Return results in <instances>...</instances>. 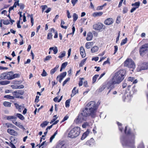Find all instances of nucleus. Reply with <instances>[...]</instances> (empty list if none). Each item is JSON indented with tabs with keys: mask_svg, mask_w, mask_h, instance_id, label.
Returning a JSON list of instances; mask_svg holds the SVG:
<instances>
[{
	"mask_svg": "<svg viewBox=\"0 0 148 148\" xmlns=\"http://www.w3.org/2000/svg\"><path fill=\"white\" fill-rule=\"evenodd\" d=\"M89 108H86L83 112L79 114L75 121L76 123H79L82 121H86V117L90 116L94 118L95 115V112L97 108L96 103L94 101H91L87 105Z\"/></svg>",
	"mask_w": 148,
	"mask_h": 148,
	"instance_id": "obj_1",
	"label": "nucleus"
},
{
	"mask_svg": "<svg viewBox=\"0 0 148 148\" xmlns=\"http://www.w3.org/2000/svg\"><path fill=\"white\" fill-rule=\"evenodd\" d=\"M121 132L123 131L126 134L129 135L128 139L126 138H121L122 140V144L123 145L129 147H132L134 143V136L133 134L130 133V130H121Z\"/></svg>",
	"mask_w": 148,
	"mask_h": 148,
	"instance_id": "obj_2",
	"label": "nucleus"
},
{
	"mask_svg": "<svg viewBox=\"0 0 148 148\" xmlns=\"http://www.w3.org/2000/svg\"><path fill=\"white\" fill-rule=\"evenodd\" d=\"M125 74L126 71L123 69H121L116 71L112 79V84H120L124 79Z\"/></svg>",
	"mask_w": 148,
	"mask_h": 148,
	"instance_id": "obj_3",
	"label": "nucleus"
},
{
	"mask_svg": "<svg viewBox=\"0 0 148 148\" xmlns=\"http://www.w3.org/2000/svg\"><path fill=\"white\" fill-rule=\"evenodd\" d=\"M124 66L133 69L135 67V65L134 62L132 59L129 58L127 59L124 62Z\"/></svg>",
	"mask_w": 148,
	"mask_h": 148,
	"instance_id": "obj_4",
	"label": "nucleus"
},
{
	"mask_svg": "<svg viewBox=\"0 0 148 148\" xmlns=\"http://www.w3.org/2000/svg\"><path fill=\"white\" fill-rule=\"evenodd\" d=\"M148 52V43L145 44L140 48L139 53L141 56H143L146 53Z\"/></svg>",
	"mask_w": 148,
	"mask_h": 148,
	"instance_id": "obj_5",
	"label": "nucleus"
},
{
	"mask_svg": "<svg viewBox=\"0 0 148 148\" xmlns=\"http://www.w3.org/2000/svg\"><path fill=\"white\" fill-rule=\"evenodd\" d=\"M80 133V130H71L68 136L71 138H74L77 137Z\"/></svg>",
	"mask_w": 148,
	"mask_h": 148,
	"instance_id": "obj_6",
	"label": "nucleus"
},
{
	"mask_svg": "<svg viewBox=\"0 0 148 148\" xmlns=\"http://www.w3.org/2000/svg\"><path fill=\"white\" fill-rule=\"evenodd\" d=\"M93 28L95 30L100 31L102 29H105V26L101 23H98L93 25Z\"/></svg>",
	"mask_w": 148,
	"mask_h": 148,
	"instance_id": "obj_7",
	"label": "nucleus"
},
{
	"mask_svg": "<svg viewBox=\"0 0 148 148\" xmlns=\"http://www.w3.org/2000/svg\"><path fill=\"white\" fill-rule=\"evenodd\" d=\"M148 69V63L144 62L138 65V70L139 71Z\"/></svg>",
	"mask_w": 148,
	"mask_h": 148,
	"instance_id": "obj_8",
	"label": "nucleus"
},
{
	"mask_svg": "<svg viewBox=\"0 0 148 148\" xmlns=\"http://www.w3.org/2000/svg\"><path fill=\"white\" fill-rule=\"evenodd\" d=\"M66 145L63 141H60L56 146V148H66Z\"/></svg>",
	"mask_w": 148,
	"mask_h": 148,
	"instance_id": "obj_9",
	"label": "nucleus"
},
{
	"mask_svg": "<svg viewBox=\"0 0 148 148\" xmlns=\"http://www.w3.org/2000/svg\"><path fill=\"white\" fill-rule=\"evenodd\" d=\"M113 23V20L112 18H109L106 19L104 22L105 24L109 25L112 24Z\"/></svg>",
	"mask_w": 148,
	"mask_h": 148,
	"instance_id": "obj_10",
	"label": "nucleus"
},
{
	"mask_svg": "<svg viewBox=\"0 0 148 148\" xmlns=\"http://www.w3.org/2000/svg\"><path fill=\"white\" fill-rule=\"evenodd\" d=\"M80 54L82 58H84L86 56L85 51L83 47H81L80 48Z\"/></svg>",
	"mask_w": 148,
	"mask_h": 148,
	"instance_id": "obj_11",
	"label": "nucleus"
},
{
	"mask_svg": "<svg viewBox=\"0 0 148 148\" xmlns=\"http://www.w3.org/2000/svg\"><path fill=\"white\" fill-rule=\"evenodd\" d=\"M8 132L11 135L17 136L18 135L17 132L15 131L14 130H7Z\"/></svg>",
	"mask_w": 148,
	"mask_h": 148,
	"instance_id": "obj_12",
	"label": "nucleus"
},
{
	"mask_svg": "<svg viewBox=\"0 0 148 148\" xmlns=\"http://www.w3.org/2000/svg\"><path fill=\"white\" fill-rule=\"evenodd\" d=\"M89 133V131L88 130H87V131L83 134L81 138V139L82 140L84 139L88 135Z\"/></svg>",
	"mask_w": 148,
	"mask_h": 148,
	"instance_id": "obj_13",
	"label": "nucleus"
},
{
	"mask_svg": "<svg viewBox=\"0 0 148 148\" xmlns=\"http://www.w3.org/2000/svg\"><path fill=\"white\" fill-rule=\"evenodd\" d=\"M4 125V126L5 127H7L8 128L10 127L15 129L16 127L15 126L13 125V124L10 123H5Z\"/></svg>",
	"mask_w": 148,
	"mask_h": 148,
	"instance_id": "obj_14",
	"label": "nucleus"
},
{
	"mask_svg": "<svg viewBox=\"0 0 148 148\" xmlns=\"http://www.w3.org/2000/svg\"><path fill=\"white\" fill-rule=\"evenodd\" d=\"M92 34L91 32H89L87 34V37L86 38V40L88 41H89L91 40L92 38Z\"/></svg>",
	"mask_w": 148,
	"mask_h": 148,
	"instance_id": "obj_15",
	"label": "nucleus"
},
{
	"mask_svg": "<svg viewBox=\"0 0 148 148\" xmlns=\"http://www.w3.org/2000/svg\"><path fill=\"white\" fill-rule=\"evenodd\" d=\"M50 32H53L55 34L54 38H57L58 37V34L57 31L56 30L53 28H51L50 29Z\"/></svg>",
	"mask_w": 148,
	"mask_h": 148,
	"instance_id": "obj_16",
	"label": "nucleus"
},
{
	"mask_svg": "<svg viewBox=\"0 0 148 148\" xmlns=\"http://www.w3.org/2000/svg\"><path fill=\"white\" fill-rule=\"evenodd\" d=\"M106 85H103L101 86L97 90L99 92H102L106 88Z\"/></svg>",
	"mask_w": 148,
	"mask_h": 148,
	"instance_id": "obj_17",
	"label": "nucleus"
},
{
	"mask_svg": "<svg viewBox=\"0 0 148 148\" xmlns=\"http://www.w3.org/2000/svg\"><path fill=\"white\" fill-rule=\"evenodd\" d=\"M103 12H94L93 14V16L94 17H97L100 16L102 15Z\"/></svg>",
	"mask_w": 148,
	"mask_h": 148,
	"instance_id": "obj_18",
	"label": "nucleus"
},
{
	"mask_svg": "<svg viewBox=\"0 0 148 148\" xmlns=\"http://www.w3.org/2000/svg\"><path fill=\"white\" fill-rule=\"evenodd\" d=\"M7 77L6 73H2L0 75V78L1 79H7Z\"/></svg>",
	"mask_w": 148,
	"mask_h": 148,
	"instance_id": "obj_19",
	"label": "nucleus"
},
{
	"mask_svg": "<svg viewBox=\"0 0 148 148\" xmlns=\"http://www.w3.org/2000/svg\"><path fill=\"white\" fill-rule=\"evenodd\" d=\"M66 74L67 73L66 72H63L61 73L60 75H58L57 77V79H58L59 77H61L63 78L66 76Z\"/></svg>",
	"mask_w": 148,
	"mask_h": 148,
	"instance_id": "obj_20",
	"label": "nucleus"
},
{
	"mask_svg": "<svg viewBox=\"0 0 148 148\" xmlns=\"http://www.w3.org/2000/svg\"><path fill=\"white\" fill-rule=\"evenodd\" d=\"M140 3L139 1L136 2L135 3H132V6H135V7L137 9L138 8L140 5Z\"/></svg>",
	"mask_w": 148,
	"mask_h": 148,
	"instance_id": "obj_21",
	"label": "nucleus"
},
{
	"mask_svg": "<svg viewBox=\"0 0 148 148\" xmlns=\"http://www.w3.org/2000/svg\"><path fill=\"white\" fill-rule=\"evenodd\" d=\"M12 94L14 96V98H19V96H20V95L18 94L17 91H15L12 92Z\"/></svg>",
	"mask_w": 148,
	"mask_h": 148,
	"instance_id": "obj_22",
	"label": "nucleus"
},
{
	"mask_svg": "<svg viewBox=\"0 0 148 148\" xmlns=\"http://www.w3.org/2000/svg\"><path fill=\"white\" fill-rule=\"evenodd\" d=\"M99 48L97 46H94L91 49V51L92 53H95L98 51Z\"/></svg>",
	"mask_w": 148,
	"mask_h": 148,
	"instance_id": "obj_23",
	"label": "nucleus"
},
{
	"mask_svg": "<svg viewBox=\"0 0 148 148\" xmlns=\"http://www.w3.org/2000/svg\"><path fill=\"white\" fill-rule=\"evenodd\" d=\"M15 125L19 127L21 129H23V130H25V128L20 123L18 122H15Z\"/></svg>",
	"mask_w": 148,
	"mask_h": 148,
	"instance_id": "obj_24",
	"label": "nucleus"
},
{
	"mask_svg": "<svg viewBox=\"0 0 148 148\" xmlns=\"http://www.w3.org/2000/svg\"><path fill=\"white\" fill-rule=\"evenodd\" d=\"M10 82L8 81H0V84L1 85H5L9 84Z\"/></svg>",
	"mask_w": 148,
	"mask_h": 148,
	"instance_id": "obj_25",
	"label": "nucleus"
},
{
	"mask_svg": "<svg viewBox=\"0 0 148 148\" xmlns=\"http://www.w3.org/2000/svg\"><path fill=\"white\" fill-rule=\"evenodd\" d=\"M58 134V132L57 130L54 133V134L50 137V142H51L53 140V139L55 138V136Z\"/></svg>",
	"mask_w": 148,
	"mask_h": 148,
	"instance_id": "obj_26",
	"label": "nucleus"
},
{
	"mask_svg": "<svg viewBox=\"0 0 148 148\" xmlns=\"http://www.w3.org/2000/svg\"><path fill=\"white\" fill-rule=\"evenodd\" d=\"M49 123V122L47 121H45L41 123L40 126L42 127L43 128L47 125Z\"/></svg>",
	"mask_w": 148,
	"mask_h": 148,
	"instance_id": "obj_27",
	"label": "nucleus"
},
{
	"mask_svg": "<svg viewBox=\"0 0 148 148\" xmlns=\"http://www.w3.org/2000/svg\"><path fill=\"white\" fill-rule=\"evenodd\" d=\"M16 116L18 117L20 119L23 120L25 118L22 115L20 114L17 113L16 115Z\"/></svg>",
	"mask_w": 148,
	"mask_h": 148,
	"instance_id": "obj_28",
	"label": "nucleus"
},
{
	"mask_svg": "<svg viewBox=\"0 0 148 148\" xmlns=\"http://www.w3.org/2000/svg\"><path fill=\"white\" fill-rule=\"evenodd\" d=\"M3 105L5 107H10L11 103L7 101H5L3 103Z\"/></svg>",
	"mask_w": 148,
	"mask_h": 148,
	"instance_id": "obj_29",
	"label": "nucleus"
},
{
	"mask_svg": "<svg viewBox=\"0 0 148 148\" xmlns=\"http://www.w3.org/2000/svg\"><path fill=\"white\" fill-rule=\"evenodd\" d=\"M76 87H75L73 89L72 91V93L71 94V97H73L76 94Z\"/></svg>",
	"mask_w": 148,
	"mask_h": 148,
	"instance_id": "obj_30",
	"label": "nucleus"
},
{
	"mask_svg": "<svg viewBox=\"0 0 148 148\" xmlns=\"http://www.w3.org/2000/svg\"><path fill=\"white\" fill-rule=\"evenodd\" d=\"M73 21L74 22H75L77 19L78 18V16L77 14L75 13H74L73 15Z\"/></svg>",
	"mask_w": 148,
	"mask_h": 148,
	"instance_id": "obj_31",
	"label": "nucleus"
},
{
	"mask_svg": "<svg viewBox=\"0 0 148 148\" xmlns=\"http://www.w3.org/2000/svg\"><path fill=\"white\" fill-rule=\"evenodd\" d=\"M4 98L8 99H14V97L10 95H5L4 97Z\"/></svg>",
	"mask_w": 148,
	"mask_h": 148,
	"instance_id": "obj_32",
	"label": "nucleus"
},
{
	"mask_svg": "<svg viewBox=\"0 0 148 148\" xmlns=\"http://www.w3.org/2000/svg\"><path fill=\"white\" fill-rule=\"evenodd\" d=\"M99 75H94L92 78V83H95L97 80V78L99 77Z\"/></svg>",
	"mask_w": 148,
	"mask_h": 148,
	"instance_id": "obj_33",
	"label": "nucleus"
},
{
	"mask_svg": "<svg viewBox=\"0 0 148 148\" xmlns=\"http://www.w3.org/2000/svg\"><path fill=\"white\" fill-rule=\"evenodd\" d=\"M65 24L64 22L62 20H61V27L62 28L66 29L67 28V27L66 26H64L63 25H64Z\"/></svg>",
	"mask_w": 148,
	"mask_h": 148,
	"instance_id": "obj_34",
	"label": "nucleus"
},
{
	"mask_svg": "<svg viewBox=\"0 0 148 148\" xmlns=\"http://www.w3.org/2000/svg\"><path fill=\"white\" fill-rule=\"evenodd\" d=\"M87 59V58L83 59L81 61L80 64H79V67H82L84 64V63L85 62Z\"/></svg>",
	"mask_w": 148,
	"mask_h": 148,
	"instance_id": "obj_35",
	"label": "nucleus"
},
{
	"mask_svg": "<svg viewBox=\"0 0 148 148\" xmlns=\"http://www.w3.org/2000/svg\"><path fill=\"white\" fill-rule=\"evenodd\" d=\"M71 101V99H69L66 101L65 102V106L66 107L69 106V104Z\"/></svg>",
	"mask_w": 148,
	"mask_h": 148,
	"instance_id": "obj_36",
	"label": "nucleus"
},
{
	"mask_svg": "<svg viewBox=\"0 0 148 148\" xmlns=\"http://www.w3.org/2000/svg\"><path fill=\"white\" fill-rule=\"evenodd\" d=\"M17 118L15 116H9L7 117V119L8 120H9L11 119H16Z\"/></svg>",
	"mask_w": 148,
	"mask_h": 148,
	"instance_id": "obj_37",
	"label": "nucleus"
},
{
	"mask_svg": "<svg viewBox=\"0 0 148 148\" xmlns=\"http://www.w3.org/2000/svg\"><path fill=\"white\" fill-rule=\"evenodd\" d=\"M89 126V123L87 122H85L82 125V127L83 128H85L86 127Z\"/></svg>",
	"mask_w": 148,
	"mask_h": 148,
	"instance_id": "obj_38",
	"label": "nucleus"
},
{
	"mask_svg": "<svg viewBox=\"0 0 148 148\" xmlns=\"http://www.w3.org/2000/svg\"><path fill=\"white\" fill-rule=\"evenodd\" d=\"M2 20L3 21V23L4 25H8L10 23L9 21L8 20H4L3 19H2Z\"/></svg>",
	"mask_w": 148,
	"mask_h": 148,
	"instance_id": "obj_39",
	"label": "nucleus"
},
{
	"mask_svg": "<svg viewBox=\"0 0 148 148\" xmlns=\"http://www.w3.org/2000/svg\"><path fill=\"white\" fill-rule=\"evenodd\" d=\"M91 44L90 42H87L85 45L87 49L90 48Z\"/></svg>",
	"mask_w": 148,
	"mask_h": 148,
	"instance_id": "obj_40",
	"label": "nucleus"
},
{
	"mask_svg": "<svg viewBox=\"0 0 148 148\" xmlns=\"http://www.w3.org/2000/svg\"><path fill=\"white\" fill-rule=\"evenodd\" d=\"M30 16L31 18V21L32 23V26L34 25V19L33 16V14L29 15V16Z\"/></svg>",
	"mask_w": 148,
	"mask_h": 148,
	"instance_id": "obj_41",
	"label": "nucleus"
},
{
	"mask_svg": "<svg viewBox=\"0 0 148 148\" xmlns=\"http://www.w3.org/2000/svg\"><path fill=\"white\" fill-rule=\"evenodd\" d=\"M127 38H125V39L123 40L121 43V45L122 46L125 44L127 42Z\"/></svg>",
	"mask_w": 148,
	"mask_h": 148,
	"instance_id": "obj_42",
	"label": "nucleus"
},
{
	"mask_svg": "<svg viewBox=\"0 0 148 148\" xmlns=\"http://www.w3.org/2000/svg\"><path fill=\"white\" fill-rule=\"evenodd\" d=\"M65 54L66 52L65 51H64L60 55L58 56V57L60 58H61L65 56Z\"/></svg>",
	"mask_w": 148,
	"mask_h": 148,
	"instance_id": "obj_43",
	"label": "nucleus"
},
{
	"mask_svg": "<svg viewBox=\"0 0 148 148\" xmlns=\"http://www.w3.org/2000/svg\"><path fill=\"white\" fill-rule=\"evenodd\" d=\"M52 35L51 32L49 33L47 35V38L48 39H52Z\"/></svg>",
	"mask_w": 148,
	"mask_h": 148,
	"instance_id": "obj_44",
	"label": "nucleus"
},
{
	"mask_svg": "<svg viewBox=\"0 0 148 148\" xmlns=\"http://www.w3.org/2000/svg\"><path fill=\"white\" fill-rule=\"evenodd\" d=\"M70 77H68L63 82L62 86H64L65 85L66 83L69 81L70 80Z\"/></svg>",
	"mask_w": 148,
	"mask_h": 148,
	"instance_id": "obj_45",
	"label": "nucleus"
},
{
	"mask_svg": "<svg viewBox=\"0 0 148 148\" xmlns=\"http://www.w3.org/2000/svg\"><path fill=\"white\" fill-rule=\"evenodd\" d=\"M13 72L12 73H11L10 74V75L9 77H8L7 79L8 80H11L13 79L12 78H13Z\"/></svg>",
	"mask_w": 148,
	"mask_h": 148,
	"instance_id": "obj_46",
	"label": "nucleus"
},
{
	"mask_svg": "<svg viewBox=\"0 0 148 148\" xmlns=\"http://www.w3.org/2000/svg\"><path fill=\"white\" fill-rule=\"evenodd\" d=\"M67 64L68 62H65L62 64L61 67L64 69L67 65Z\"/></svg>",
	"mask_w": 148,
	"mask_h": 148,
	"instance_id": "obj_47",
	"label": "nucleus"
},
{
	"mask_svg": "<svg viewBox=\"0 0 148 148\" xmlns=\"http://www.w3.org/2000/svg\"><path fill=\"white\" fill-rule=\"evenodd\" d=\"M128 11V8L127 7H124L123 8V14L127 13Z\"/></svg>",
	"mask_w": 148,
	"mask_h": 148,
	"instance_id": "obj_48",
	"label": "nucleus"
},
{
	"mask_svg": "<svg viewBox=\"0 0 148 148\" xmlns=\"http://www.w3.org/2000/svg\"><path fill=\"white\" fill-rule=\"evenodd\" d=\"M84 79V78H80V81L79 83V86H80L82 85L83 82L82 80Z\"/></svg>",
	"mask_w": 148,
	"mask_h": 148,
	"instance_id": "obj_49",
	"label": "nucleus"
},
{
	"mask_svg": "<svg viewBox=\"0 0 148 148\" xmlns=\"http://www.w3.org/2000/svg\"><path fill=\"white\" fill-rule=\"evenodd\" d=\"M17 91L20 95H23L24 94V92L23 90H20Z\"/></svg>",
	"mask_w": 148,
	"mask_h": 148,
	"instance_id": "obj_50",
	"label": "nucleus"
},
{
	"mask_svg": "<svg viewBox=\"0 0 148 148\" xmlns=\"http://www.w3.org/2000/svg\"><path fill=\"white\" fill-rule=\"evenodd\" d=\"M20 76V75L18 74H13V78H12L13 79H14Z\"/></svg>",
	"mask_w": 148,
	"mask_h": 148,
	"instance_id": "obj_51",
	"label": "nucleus"
},
{
	"mask_svg": "<svg viewBox=\"0 0 148 148\" xmlns=\"http://www.w3.org/2000/svg\"><path fill=\"white\" fill-rule=\"evenodd\" d=\"M41 75L42 76H46L47 75V73L44 69H43Z\"/></svg>",
	"mask_w": 148,
	"mask_h": 148,
	"instance_id": "obj_52",
	"label": "nucleus"
},
{
	"mask_svg": "<svg viewBox=\"0 0 148 148\" xmlns=\"http://www.w3.org/2000/svg\"><path fill=\"white\" fill-rule=\"evenodd\" d=\"M51 58V56H47L46 57V58L44 59V61L49 60Z\"/></svg>",
	"mask_w": 148,
	"mask_h": 148,
	"instance_id": "obj_53",
	"label": "nucleus"
},
{
	"mask_svg": "<svg viewBox=\"0 0 148 148\" xmlns=\"http://www.w3.org/2000/svg\"><path fill=\"white\" fill-rule=\"evenodd\" d=\"M114 84H113L112 83V81L111 84V85L109 86V87L108 88V89L110 88L111 90L113 89L114 88Z\"/></svg>",
	"mask_w": 148,
	"mask_h": 148,
	"instance_id": "obj_54",
	"label": "nucleus"
},
{
	"mask_svg": "<svg viewBox=\"0 0 148 148\" xmlns=\"http://www.w3.org/2000/svg\"><path fill=\"white\" fill-rule=\"evenodd\" d=\"M58 51V50L57 47H55L54 49L53 50L54 54H56L57 53Z\"/></svg>",
	"mask_w": 148,
	"mask_h": 148,
	"instance_id": "obj_55",
	"label": "nucleus"
},
{
	"mask_svg": "<svg viewBox=\"0 0 148 148\" xmlns=\"http://www.w3.org/2000/svg\"><path fill=\"white\" fill-rule=\"evenodd\" d=\"M20 20L18 21L17 25V27L18 28H21V26L20 25Z\"/></svg>",
	"mask_w": 148,
	"mask_h": 148,
	"instance_id": "obj_56",
	"label": "nucleus"
},
{
	"mask_svg": "<svg viewBox=\"0 0 148 148\" xmlns=\"http://www.w3.org/2000/svg\"><path fill=\"white\" fill-rule=\"evenodd\" d=\"M56 71V70L54 68L52 69L50 71L51 74L52 75Z\"/></svg>",
	"mask_w": 148,
	"mask_h": 148,
	"instance_id": "obj_57",
	"label": "nucleus"
},
{
	"mask_svg": "<svg viewBox=\"0 0 148 148\" xmlns=\"http://www.w3.org/2000/svg\"><path fill=\"white\" fill-rule=\"evenodd\" d=\"M67 16L68 18H70L71 17V16L70 15V14L69 10H67Z\"/></svg>",
	"mask_w": 148,
	"mask_h": 148,
	"instance_id": "obj_58",
	"label": "nucleus"
},
{
	"mask_svg": "<svg viewBox=\"0 0 148 148\" xmlns=\"http://www.w3.org/2000/svg\"><path fill=\"white\" fill-rule=\"evenodd\" d=\"M39 97L38 96H36V98L35 99V102L36 103H38L39 100Z\"/></svg>",
	"mask_w": 148,
	"mask_h": 148,
	"instance_id": "obj_59",
	"label": "nucleus"
},
{
	"mask_svg": "<svg viewBox=\"0 0 148 148\" xmlns=\"http://www.w3.org/2000/svg\"><path fill=\"white\" fill-rule=\"evenodd\" d=\"M78 0H72L71 3L73 6H74L76 2Z\"/></svg>",
	"mask_w": 148,
	"mask_h": 148,
	"instance_id": "obj_60",
	"label": "nucleus"
},
{
	"mask_svg": "<svg viewBox=\"0 0 148 148\" xmlns=\"http://www.w3.org/2000/svg\"><path fill=\"white\" fill-rule=\"evenodd\" d=\"M134 79V78L131 77H129L128 79V80L129 81H131L132 82L133 81Z\"/></svg>",
	"mask_w": 148,
	"mask_h": 148,
	"instance_id": "obj_61",
	"label": "nucleus"
},
{
	"mask_svg": "<svg viewBox=\"0 0 148 148\" xmlns=\"http://www.w3.org/2000/svg\"><path fill=\"white\" fill-rule=\"evenodd\" d=\"M41 6L42 7V12L44 11L46 8H47V5H42Z\"/></svg>",
	"mask_w": 148,
	"mask_h": 148,
	"instance_id": "obj_62",
	"label": "nucleus"
},
{
	"mask_svg": "<svg viewBox=\"0 0 148 148\" xmlns=\"http://www.w3.org/2000/svg\"><path fill=\"white\" fill-rule=\"evenodd\" d=\"M114 54L118 50V47L117 46H115L114 47Z\"/></svg>",
	"mask_w": 148,
	"mask_h": 148,
	"instance_id": "obj_63",
	"label": "nucleus"
},
{
	"mask_svg": "<svg viewBox=\"0 0 148 148\" xmlns=\"http://www.w3.org/2000/svg\"><path fill=\"white\" fill-rule=\"evenodd\" d=\"M98 57H94L92 58V60H95V61H97L99 59Z\"/></svg>",
	"mask_w": 148,
	"mask_h": 148,
	"instance_id": "obj_64",
	"label": "nucleus"
}]
</instances>
